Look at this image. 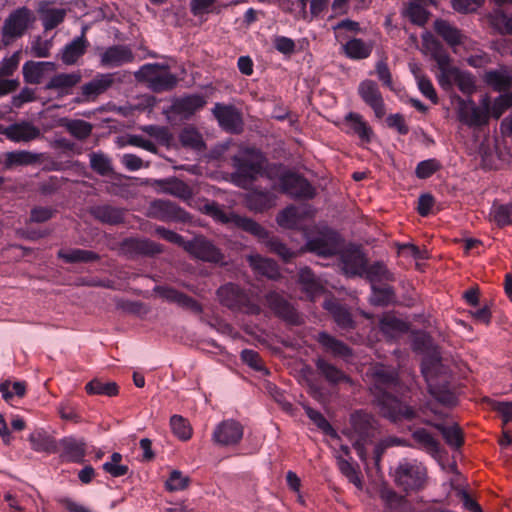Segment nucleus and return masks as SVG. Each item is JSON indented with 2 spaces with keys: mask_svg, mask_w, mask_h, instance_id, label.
<instances>
[{
  "mask_svg": "<svg viewBox=\"0 0 512 512\" xmlns=\"http://www.w3.org/2000/svg\"><path fill=\"white\" fill-rule=\"evenodd\" d=\"M369 371L367 376L371 377L370 389L385 417L393 421L412 420L418 417L414 408L404 404L391 394L397 385L396 374L393 370L383 365H375Z\"/></svg>",
  "mask_w": 512,
  "mask_h": 512,
  "instance_id": "1",
  "label": "nucleus"
},
{
  "mask_svg": "<svg viewBox=\"0 0 512 512\" xmlns=\"http://www.w3.org/2000/svg\"><path fill=\"white\" fill-rule=\"evenodd\" d=\"M203 211L219 222L239 227L244 231L258 237L260 240L264 241L271 252L279 255L283 260H289L294 256V252L287 248L277 238L269 237L267 231L250 218L242 217L232 212H225L215 202L206 203L203 206Z\"/></svg>",
  "mask_w": 512,
  "mask_h": 512,
  "instance_id": "2",
  "label": "nucleus"
},
{
  "mask_svg": "<svg viewBox=\"0 0 512 512\" xmlns=\"http://www.w3.org/2000/svg\"><path fill=\"white\" fill-rule=\"evenodd\" d=\"M263 158L254 149H244L233 157L236 172L233 181L236 185L246 188L262 171Z\"/></svg>",
  "mask_w": 512,
  "mask_h": 512,
  "instance_id": "3",
  "label": "nucleus"
},
{
  "mask_svg": "<svg viewBox=\"0 0 512 512\" xmlns=\"http://www.w3.org/2000/svg\"><path fill=\"white\" fill-rule=\"evenodd\" d=\"M453 104L458 120L467 126H481L488 120L489 101L487 98L482 100L483 108L477 107L472 100H465L459 96L453 97Z\"/></svg>",
  "mask_w": 512,
  "mask_h": 512,
  "instance_id": "4",
  "label": "nucleus"
},
{
  "mask_svg": "<svg viewBox=\"0 0 512 512\" xmlns=\"http://www.w3.org/2000/svg\"><path fill=\"white\" fill-rule=\"evenodd\" d=\"M136 75L146 81L156 92L169 90L177 83L176 76L169 71L168 66L161 64H145Z\"/></svg>",
  "mask_w": 512,
  "mask_h": 512,
  "instance_id": "5",
  "label": "nucleus"
},
{
  "mask_svg": "<svg viewBox=\"0 0 512 512\" xmlns=\"http://www.w3.org/2000/svg\"><path fill=\"white\" fill-rule=\"evenodd\" d=\"M426 476V468L417 461H404L399 464L395 472L396 482L405 490L421 488L426 481Z\"/></svg>",
  "mask_w": 512,
  "mask_h": 512,
  "instance_id": "6",
  "label": "nucleus"
},
{
  "mask_svg": "<svg viewBox=\"0 0 512 512\" xmlns=\"http://www.w3.org/2000/svg\"><path fill=\"white\" fill-rule=\"evenodd\" d=\"M34 20L33 13L27 8H19L5 20L2 34L7 41L20 37Z\"/></svg>",
  "mask_w": 512,
  "mask_h": 512,
  "instance_id": "7",
  "label": "nucleus"
},
{
  "mask_svg": "<svg viewBox=\"0 0 512 512\" xmlns=\"http://www.w3.org/2000/svg\"><path fill=\"white\" fill-rule=\"evenodd\" d=\"M185 249L202 261L211 263H224V255L209 240L196 237L185 245Z\"/></svg>",
  "mask_w": 512,
  "mask_h": 512,
  "instance_id": "8",
  "label": "nucleus"
},
{
  "mask_svg": "<svg viewBox=\"0 0 512 512\" xmlns=\"http://www.w3.org/2000/svg\"><path fill=\"white\" fill-rule=\"evenodd\" d=\"M281 191L296 198H312L315 194L314 188L303 177L288 173L280 178Z\"/></svg>",
  "mask_w": 512,
  "mask_h": 512,
  "instance_id": "9",
  "label": "nucleus"
},
{
  "mask_svg": "<svg viewBox=\"0 0 512 512\" xmlns=\"http://www.w3.org/2000/svg\"><path fill=\"white\" fill-rule=\"evenodd\" d=\"M306 249L319 256L334 255L339 249V236L333 231H323L307 242Z\"/></svg>",
  "mask_w": 512,
  "mask_h": 512,
  "instance_id": "10",
  "label": "nucleus"
},
{
  "mask_svg": "<svg viewBox=\"0 0 512 512\" xmlns=\"http://www.w3.org/2000/svg\"><path fill=\"white\" fill-rule=\"evenodd\" d=\"M358 94L361 99L374 111L377 118L386 114L383 97L378 85L372 80H364L358 86Z\"/></svg>",
  "mask_w": 512,
  "mask_h": 512,
  "instance_id": "11",
  "label": "nucleus"
},
{
  "mask_svg": "<svg viewBox=\"0 0 512 512\" xmlns=\"http://www.w3.org/2000/svg\"><path fill=\"white\" fill-rule=\"evenodd\" d=\"M212 112L219 125L226 131L234 133L241 131L242 117L234 106L216 103Z\"/></svg>",
  "mask_w": 512,
  "mask_h": 512,
  "instance_id": "12",
  "label": "nucleus"
},
{
  "mask_svg": "<svg viewBox=\"0 0 512 512\" xmlns=\"http://www.w3.org/2000/svg\"><path fill=\"white\" fill-rule=\"evenodd\" d=\"M134 60L131 49L124 45H114L100 54V65L104 68H115Z\"/></svg>",
  "mask_w": 512,
  "mask_h": 512,
  "instance_id": "13",
  "label": "nucleus"
},
{
  "mask_svg": "<svg viewBox=\"0 0 512 512\" xmlns=\"http://www.w3.org/2000/svg\"><path fill=\"white\" fill-rule=\"evenodd\" d=\"M243 437L242 426L235 421L220 423L213 433V440L220 445H234Z\"/></svg>",
  "mask_w": 512,
  "mask_h": 512,
  "instance_id": "14",
  "label": "nucleus"
},
{
  "mask_svg": "<svg viewBox=\"0 0 512 512\" xmlns=\"http://www.w3.org/2000/svg\"><path fill=\"white\" fill-rule=\"evenodd\" d=\"M217 295L222 304L233 309H239L249 302L247 294L232 283L220 287Z\"/></svg>",
  "mask_w": 512,
  "mask_h": 512,
  "instance_id": "15",
  "label": "nucleus"
},
{
  "mask_svg": "<svg viewBox=\"0 0 512 512\" xmlns=\"http://www.w3.org/2000/svg\"><path fill=\"white\" fill-rule=\"evenodd\" d=\"M344 126L346 133L357 135L362 142H370L373 136L372 128L358 113L347 114L344 118Z\"/></svg>",
  "mask_w": 512,
  "mask_h": 512,
  "instance_id": "16",
  "label": "nucleus"
},
{
  "mask_svg": "<svg viewBox=\"0 0 512 512\" xmlns=\"http://www.w3.org/2000/svg\"><path fill=\"white\" fill-rule=\"evenodd\" d=\"M447 76L446 82L439 84L444 90H449L453 85H456L465 94H471L475 91V80L470 73L456 68L453 72L448 73Z\"/></svg>",
  "mask_w": 512,
  "mask_h": 512,
  "instance_id": "17",
  "label": "nucleus"
},
{
  "mask_svg": "<svg viewBox=\"0 0 512 512\" xmlns=\"http://www.w3.org/2000/svg\"><path fill=\"white\" fill-rule=\"evenodd\" d=\"M366 259L359 250H348L342 255V270L347 276H364Z\"/></svg>",
  "mask_w": 512,
  "mask_h": 512,
  "instance_id": "18",
  "label": "nucleus"
},
{
  "mask_svg": "<svg viewBox=\"0 0 512 512\" xmlns=\"http://www.w3.org/2000/svg\"><path fill=\"white\" fill-rule=\"evenodd\" d=\"M56 70L53 62H26L23 65V75L27 83L39 84L43 78Z\"/></svg>",
  "mask_w": 512,
  "mask_h": 512,
  "instance_id": "19",
  "label": "nucleus"
},
{
  "mask_svg": "<svg viewBox=\"0 0 512 512\" xmlns=\"http://www.w3.org/2000/svg\"><path fill=\"white\" fill-rule=\"evenodd\" d=\"M155 292L164 300L176 303L179 306L191 309L194 312H200V305L191 297L168 286H157Z\"/></svg>",
  "mask_w": 512,
  "mask_h": 512,
  "instance_id": "20",
  "label": "nucleus"
},
{
  "mask_svg": "<svg viewBox=\"0 0 512 512\" xmlns=\"http://www.w3.org/2000/svg\"><path fill=\"white\" fill-rule=\"evenodd\" d=\"M114 83L113 74H99L82 86V94L87 100H94L106 92Z\"/></svg>",
  "mask_w": 512,
  "mask_h": 512,
  "instance_id": "21",
  "label": "nucleus"
},
{
  "mask_svg": "<svg viewBox=\"0 0 512 512\" xmlns=\"http://www.w3.org/2000/svg\"><path fill=\"white\" fill-rule=\"evenodd\" d=\"M154 185L159 192L171 194L182 199H188L192 195L190 187L177 178L156 180Z\"/></svg>",
  "mask_w": 512,
  "mask_h": 512,
  "instance_id": "22",
  "label": "nucleus"
},
{
  "mask_svg": "<svg viewBox=\"0 0 512 512\" xmlns=\"http://www.w3.org/2000/svg\"><path fill=\"white\" fill-rule=\"evenodd\" d=\"M206 103L205 97L195 94L178 99L174 103L173 109L177 114L189 117L196 111L202 109Z\"/></svg>",
  "mask_w": 512,
  "mask_h": 512,
  "instance_id": "23",
  "label": "nucleus"
},
{
  "mask_svg": "<svg viewBox=\"0 0 512 512\" xmlns=\"http://www.w3.org/2000/svg\"><path fill=\"white\" fill-rule=\"evenodd\" d=\"M434 29L455 51L457 45L465 44V36H463L456 27L445 20H436Z\"/></svg>",
  "mask_w": 512,
  "mask_h": 512,
  "instance_id": "24",
  "label": "nucleus"
},
{
  "mask_svg": "<svg viewBox=\"0 0 512 512\" xmlns=\"http://www.w3.org/2000/svg\"><path fill=\"white\" fill-rule=\"evenodd\" d=\"M5 134L12 141L27 142L37 138L40 135V131L32 124L23 122L19 124L10 125L6 129Z\"/></svg>",
  "mask_w": 512,
  "mask_h": 512,
  "instance_id": "25",
  "label": "nucleus"
},
{
  "mask_svg": "<svg viewBox=\"0 0 512 512\" xmlns=\"http://www.w3.org/2000/svg\"><path fill=\"white\" fill-rule=\"evenodd\" d=\"M267 301L270 307L282 318L290 323H298L299 316L295 309L278 294L268 295Z\"/></svg>",
  "mask_w": 512,
  "mask_h": 512,
  "instance_id": "26",
  "label": "nucleus"
},
{
  "mask_svg": "<svg viewBox=\"0 0 512 512\" xmlns=\"http://www.w3.org/2000/svg\"><path fill=\"white\" fill-rule=\"evenodd\" d=\"M81 81L79 72L59 73L54 75L46 85V89L68 93L69 90Z\"/></svg>",
  "mask_w": 512,
  "mask_h": 512,
  "instance_id": "27",
  "label": "nucleus"
},
{
  "mask_svg": "<svg viewBox=\"0 0 512 512\" xmlns=\"http://www.w3.org/2000/svg\"><path fill=\"white\" fill-rule=\"evenodd\" d=\"M246 202L250 210L262 212L275 205V196L270 192L254 190L247 195Z\"/></svg>",
  "mask_w": 512,
  "mask_h": 512,
  "instance_id": "28",
  "label": "nucleus"
},
{
  "mask_svg": "<svg viewBox=\"0 0 512 512\" xmlns=\"http://www.w3.org/2000/svg\"><path fill=\"white\" fill-rule=\"evenodd\" d=\"M247 259L250 266L257 273L270 279H276L279 276L278 266L274 261L264 258L259 254L249 255Z\"/></svg>",
  "mask_w": 512,
  "mask_h": 512,
  "instance_id": "29",
  "label": "nucleus"
},
{
  "mask_svg": "<svg viewBox=\"0 0 512 512\" xmlns=\"http://www.w3.org/2000/svg\"><path fill=\"white\" fill-rule=\"evenodd\" d=\"M485 81L497 91H505L512 84V71L507 68L486 72Z\"/></svg>",
  "mask_w": 512,
  "mask_h": 512,
  "instance_id": "30",
  "label": "nucleus"
},
{
  "mask_svg": "<svg viewBox=\"0 0 512 512\" xmlns=\"http://www.w3.org/2000/svg\"><path fill=\"white\" fill-rule=\"evenodd\" d=\"M88 42L84 33L67 44L62 52V61L67 65H72L85 53Z\"/></svg>",
  "mask_w": 512,
  "mask_h": 512,
  "instance_id": "31",
  "label": "nucleus"
},
{
  "mask_svg": "<svg viewBox=\"0 0 512 512\" xmlns=\"http://www.w3.org/2000/svg\"><path fill=\"white\" fill-rule=\"evenodd\" d=\"M64 456L71 462H82L85 456V443L73 438L61 441Z\"/></svg>",
  "mask_w": 512,
  "mask_h": 512,
  "instance_id": "32",
  "label": "nucleus"
},
{
  "mask_svg": "<svg viewBox=\"0 0 512 512\" xmlns=\"http://www.w3.org/2000/svg\"><path fill=\"white\" fill-rule=\"evenodd\" d=\"M489 21L500 34L512 36V13L496 9L489 15Z\"/></svg>",
  "mask_w": 512,
  "mask_h": 512,
  "instance_id": "33",
  "label": "nucleus"
},
{
  "mask_svg": "<svg viewBox=\"0 0 512 512\" xmlns=\"http://www.w3.org/2000/svg\"><path fill=\"white\" fill-rule=\"evenodd\" d=\"M304 213L305 211L302 207L289 206L278 214L277 223L283 228H295L298 226Z\"/></svg>",
  "mask_w": 512,
  "mask_h": 512,
  "instance_id": "34",
  "label": "nucleus"
},
{
  "mask_svg": "<svg viewBox=\"0 0 512 512\" xmlns=\"http://www.w3.org/2000/svg\"><path fill=\"white\" fill-rule=\"evenodd\" d=\"M39 160L36 154L28 151H13L5 154V169H11L15 166L30 165Z\"/></svg>",
  "mask_w": 512,
  "mask_h": 512,
  "instance_id": "35",
  "label": "nucleus"
},
{
  "mask_svg": "<svg viewBox=\"0 0 512 512\" xmlns=\"http://www.w3.org/2000/svg\"><path fill=\"white\" fill-rule=\"evenodd\" d=\"M29 441L33 450L37 452H54L56 445L54 440L43 430H36L29 436Z\"/></svg>",
  "mask_w": 512,
  "mask_h": 512,
  "instance_id": "36",
  "label": "nucleus"
},
{
  "mask_svg": "<svg viewBox=\"0 0 512 512\" xmlns=\"http://www.w3.org/2000/svg\"><path fill=\"white\" fill-rule=\"evenodd\" d=\"M324 308L327 309L334 317L335 322L341 328H350L353 325L351 314L334 300H327L324 303Z\"/></svg>",
  "mask_w": 512,
  "mask_h": 512,
  "instance_id": "37",
  "label": "nucleus"
},
{
  "mask_svg": "<svg viewBox=\"0 0 512 512\" xmlns=\"http://www.w3.org/2000/svg\"><path fill=\"white\" fill-rule=\"evenodd\" d=\"M317 368L321 375L324 376L331 384L350 381L349 377L345 373L323 359H319L317 361Z\"/></svg>",
  "mask_w": 512,
  "mask_h": 512,
  "instance_id": "38",
  "label": "nucleus"
},
{
  "mask_svg": "<svg viewBox=\"0 0 512 512\" xmlns=\"http://www.w3.org/2000/svg\"><path fill=\"white\" fill-rule=\"evenodd\" d=\"M364 276L370 281L371 286L393 280L392 274L382 263L379 262L369 267L366 266Z\"/></svg>",
  "mask_w": 512,
  "mask_h": 512,
  "instance_id": "39",
  "label": "nucleus"
},
{
  "mask_svg": "<svg viewBox=\"0 0 512 512\" xmlns=\"http://www.w3.org/2000/svg\"><path fill=\"white\" fill-rule=\"evenodd\" d=\"M317 339L328 352L335 356L347 357L350 355V349L343 342L331 337L327 333H320Z\"/></svg>",
  "mask_w": 512,
  "mask_h": 512,
  "instance_id": "40",
  "label": "nucleus"
},
{
  "mask_svg": "<svg viewBox=\"0 0 512 512\" xmlns=\"http://www.w3.org/2000/svg\"><path fill=\"white\" fill-rule=\"evenodd\" d=\"M58 256L67 263L92 262L98 259V255L96 253L84 249H62L59 250Z\"/></svg>",
  "mask_w": 512,
  "mask_h": 512,
  "instance_id": "41",
  "label": "nucleus"
},
{
  "mask_svg": "<svg viewBox=\"0 0 512 512\" xmlns=\"http://www.w3.org/2000/svg\"><path fill=\"white\" fill-rule=\"evenodd\" d=\"M92 213L100 221L110 224L120 223L124 219V212L122 209L106 205L93 208Z\"/></svg>",
  "mask_w": 512,
  "mask_h": 512,
  "instance_id": "42",
  "label": "nucleus"
},
{
  "mask_svg": "<svg viewBox=\"0 0 512 512\" xmlns=\"http://www.w3.org/2000/svg\"><path fill=\"white\" fill-rule=\"evenodd\" d=\"M417 445L426 452L435 455L439 452L438 441L425 429H417L412 433Z\"/></svg>",
  "mask_w": 512,
  "mask_h": 512,
  "instance_id": "43",
  "label": "nucleus"
},
{
  "mask_svg": "<svg viewBox=\"0 0 512 512\" xmlns=\"http://www.w3.org/2000/svg\"><path fill=\"white\" fill-rule=\"evenodd\" d=\"M179 138L185 147L195 150H202L205 147L202 135L194 127H185L181 131Z\"/></svg>",
  "mask_w": 512,
  "mask_h": 512,
  "instance_id": "44",
  "label": "nucleus"
},
{
  "mask_svg": "<svg viewBox=\"0 0 512 512\" xmlns=\"http://www.w3.org/2000/svg\"><path fill=\"white\" fill-rule=\"evenodd\" d=\"M372 51V47L361 39H352L345 45V52L352 59L367 58Z\"/></svg>",
  "mask_w": 512,
  "mask_h": 512,
  "instance_id": "45",
  "label": "nucleus"
},
{
  "mask_svg": "<svg viewBox=\"0 0 512 512\" xmlns=\"http://www.w3.org/2000/svg\"><path fill=\"white\" fill-rule=\"evenodd\" d=\"M88 394L115 396L118 394V386L115 382H102L94 379L87 383L85 387Z\"/></svg>",
  "mask_w": 512,
  "mask_h": 512,
  "instance_id": "46",
  "label": "nucleus"
},
{
  "mask_svg": "<svg viewBox=\"0 0 512 512\" xmlns=\"http://www.w3.org/2000/svg\"><path fill=\"white\" fill-rule=\"evenodd\" d=\"M435 427L442 433L447 444L453 447H460L463 443L461 429L456 424H437Z\"/></svg>",
  "mask_w": 512,
  "mask_h": 512,
  "instance_id": "47",
  "label": "nucleus"
},
{
  "mask_svg": "<svg viewBox=\"0 0 512 512\" xmlns=\"http://www.w3.org/2000/svg\"><path fill=\"white\" fill-rule=\"evenodd\" d=\"M417 86L420 92L434 104L438 103V96L431 80L420 72L419 69H413Z\"/></svg>",
  "mask_w": 512,
  "mask_h": 512,
  "instance_id": "48",
  "label": "nucleus"
},
{
  "mask_svg": "<svg viewBox=\"0 0 512 512\" xmlns=\"http://www.w3.org/2000/svg\"><path fill=\"white\" fill-rule=\"evenodd\" d=\"M491 219L500 227L512 223V204H494L490 211Z\"/></svg>",
  "mask_w": 512,
  "mask_h": 512,
  "instance_id": "49",
  "label": "nucleus"
},
{
  "mask_svg": "<svg viewBox=\"0 0 512 512\" xmlns=\"http://www.w3.org/2000/svg\"><path fill=\"white\" fill-rule=\"evenodd\" d=\"M351 426L353 433L357 434L361 439L369 434L371 427L370 416L363 412H356L351 415Z\"/></svg>",
  "mask_w": 512,
  "mask_h": 512,
  "instance_id": "50",
  "label": "nucleus"
},
{
  "mask_svg": "<svg viewBox=\"0 0 512 512\" xmlns=\"http://www.w3.org/2000/svg\"><path fill=\"white\" fill-rule=\"evenodd\" d=\"M66 10L62 8H47L42 10V22L45 30H51L65 18Z\"/></svg>",
  "mask_w": 512,
  "mask_h": 512,
  "instance_id": "51",
  "label": "nucleus"
},
{
  "mask_svg": "<svg viewBox=\"0 0 512 512\" xmlns=\"http://www.w3.org/2000/svg\"><path fill=\"white\" fill-rule=\"evenodd\" d=\"M299 281L303 285V289L312 298L322 290V286L315 280L314 275L309 268H303L300 270Z\"/></svg>",
  "mask_w": 512,
  "mask_h": 512,
  "instance_id": "52",
  "label": "nucleus"
},
{
  "mask_svg": "<svg viewBox=\"0 0 512 512\" xmlns=\"http://www.w3.org/2000/svg\"><path fill=\"white\" fill-rule=\"evenodd\" d=\"M337 464L341 473L358 489H362V480L355 467L342 456H337Z\"/></svg>",
  "mask_w": 512,
  "mask_h": 512,
  "instance_id": "53",
  "label": "nucleus"
},
{
  "mask_svg": "<svg viewBox=\"0 0 512 512\" xmlns=\"http://www.w3.org/2000/svg\"><path fill=\"white\" fill-rule=\"evenodd\" d=\"M141 130L152 137L154 141L161 145H169L172 135L167 127L157 125H147L141 127Z\"/></svg>",
  "mask_w": 512,
  "mask_h": 512,
  "instance_id": "54",
  "label": "nucleus"
},
{
  "mask_svg": "<svg viewBox=\"0 0 512 512\" xmlns=\"http://www.w3.org/2000/svg\"><path fill=\"white\" fill-rule=\"evenodd\" d=\"M170 426L174 435L180 440L185 441L191 438L192 428L182 416L173 415L170 419Z\"/></svg>",
  "mask_w": 512,
  "mask_h": 512,
  "instance_id": "55",
  "label": "nucleus"
},
{
  "mask_svg": "<svg viewBox=\"0 0 512 512\" xmlns=\"http://www.w3.org/2000/svg\"><path fill=\"white\" fill-rule=\"evenodd\" d=\"M405 15L416 25L423 26L428 19V12L417 2H411L405 10Z\"/></svg>",
  "mask_w": 512,
  "mask_h": 512,
  "instance_id": "56",
  "label": "nucleus"
},
{
  "mask_svg": "<svg viewBox=\"0 0 512 512\" xmlns=\"http://www.w3.org/2000/svg\"><path fill=\"white\" fill-rule=\"evenodd\" d=\"M66 128L70 134L78 139L87 138L92 132V125L84 120H72Z\"/></svg>",
  "mask_w": 512,
  "mask_h": 512,
  "instance_id": "57",
  "label": "nucleus"
},
{
  "mask_svg": "<svg viewBox=\"0 0 512 512\" xmlns=\"http://www.w3.org/2000/svg\"><path fill=\"white\" fill-rule=\"evenodd\" d=\"M90 165L94 171L103 176L109 174L112 170L109 158L103 153L90 154Z\"/></svg>",
  "mask_w": 512,
  "mask_h": 512,
  "instance_id": "58",
  "label": "nucleus"
},
{
  "mask_svg": "<svg viewBox=\"0 0 512 512\" xmlns=\"http://www.w3.org/2000/svg\"><path fill=\"white\" fill-rule=\"evenodd\" d=\"M435 61L437 62L439 68V74L437 76L439 84L441 82H446L447 74L453 72L456 67L451 66L450 57L444 52H437L434 55Z\"/></svg>",
  "mask_w": 512,
  "mask_h": 512,
  "instance_id": "59",
  "label": "nucleus"
},
{
  "mask_svg": "<svg viewBox=\"0 0 512 512\" xmlns=\"http://www.w3.org/2000/svg\"><path fill=\"white\" fill-rule=\"evenodd\" d=\"M439 368L440 363L436 359H425L422 363V373L427 381V384L432 394H435V392L433 391V379L437 375Z\"/></svg>",
  "mask_w": 512,
  "mask_h": 512,
  "instance_id": "60",
  "label": "nucleus"
},
{
  "mask_svg": "<svg viewBox=\"0 0 512 512\" xmlns=\"http://www.w3.org/2000/svg\"><path fill=\"white\" fill-rule=\"evenodd\" d=\"M190 482L189 477L184 476L182 472L178 470H173L170 473L169 478L166 481V488L167 490L173 492V491H179L183 490L188 487Z\"/></svg>",
  "mask_w": 512,
  "mask_h": 512,
  "instance_id": "61",
  "label": "nucleus"
},
{
  "mask_svg": "<svg viewBox=\"0 0 512 512\" xmlns=\"http://www.w3.org/2000/svg\"><path fill=\"white\" fill-rule=\"evenodd\" d=\"M373 294L371 302L375 305H385L391 301L393 291L389 285L384 284L382 287L372 286Z\"/></svg>",
  "mask_w": 512,
  "mask_h": 512,
  "instance_id": "62",
  "label": "nucleus"
},
{
  "mask_svg": "<svg viewBox=\"0 0 512 512\" xmlns=\"http://www.w3.org/2000/svg\"><path fill=\"white\" fill-rule=\"evenodd\" d=\"M440 168V164L435 159L421 161L415 170L418 178L426 179L434 174Z\"/></svg>",
  "mask_w": 512,
  "mask_h": 512,
  "instance_id": "63",
  "label": "nucleus"
},
{
  "mask_svg": "<svg viewBox=\"0 0 512 512\" xmlns=\"http://www.w3.org/2000/svg\"><path fill=\"white\" fill-rule=\"evenodd\" d=\"M25 391L26 386L24 382H14L12 385L8 382L0 384V392L5 400H9L14 394L22 397Z\"/></svg>",
  "mask_w": 512,
  "mask_h": 512,
  "instance_id": "64",
  "label": "nucleus"
}]
</instances>
